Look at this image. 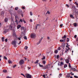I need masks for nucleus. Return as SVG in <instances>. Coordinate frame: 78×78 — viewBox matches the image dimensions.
<instances>
[{"label":"nucleus","mask_w":78,"mask_h":78,"mask_svg":"<svg viewBox=\"0 0 78 78\" xmlns=\"http://www.w3.org/2000/svg\"><path fill=\"white\" fill-rule=\"evenodd\" d=\"M18 39H19V41H20V37L18 38Z\"/></svg>","instance_id":"obj_63"},{"label":"nucleus","mask_w":78,"mask_h":78,"mask_svg":"<svg viewBox=\"0 0 78 78\" xmlns=\"http://www.w3.org/2000/svg\"><path fill=\"white\" fill-rule=\"evenodd\" d=\"M74 71H76V72H78V70H77L76 69H74Z\"/></svg>","instance_id":"obj_53"},{"label":"nucleus","mask_w":78,"mask_h":78,"mask_svg":"<svg viewBox=\"0 0 78 78\" xmlns=\"http://www.w3.org/2000/svg\"><path fill=\"white\" fill-rule=\"evenodd\" d=\"M16 67V65H15L13 66V68H15V67Z\"/></svg>","instance_id":"obj_51"},{"label":"nucleus","mask_w":78,"mask_h":78,"mask_svg":"<svg viewBox=\"0 0 78 78\" xmlns=\"http://www.w3.org/2000/svg\"><path fill=\"white\" fill-rule=\"evenodd\" d=\"M21 27V26L20 25H18L17 26V29H19Z\"/></svg>","instance_id":"obj_12"},{"label":"nucleus","mask_w":78,"mask_h":78,"mask_svg":"<svg viewBox=\"0 0 78 78\" xmlns=\"http://www.w3.org/2000/svg\"><path fill=\"white\" fill-rule=\"evenodd\" d=\"M42 63L43 64H45V63H46V62H45V61H43L42 62Z\"/></svg>","instance_id":"obj_23"},{"label":"nucleus","mask_w":78,"mask_h":78,"mask_svg":"<svg viewBox=\"0 0 78 78\" xmlns=\"http://www.w3.org/2000/svg\"><path fill=\"white\" fill-rule=\"evenodd\" d=\"M21 75H22L23 76H24V77H25V75H24V74H23V73H21Z\"/></svg>","instance_id":"obj_40"},{"label":"nucleus","mask_w":78,"mask_h":78,"mask_svg":"<svg viewBox=\"0 0 78 78\" xmlns=\"http://www.w3.org/2000/svg\"><path fill=\"white\" fill-rule=\"evenodd\" d=\"M4 21L5 22H8V18H5L4 20Z\"/></svg>","instance_id":"obj_16"},{"label":"nucleus","mask_w":78,"mask_h":78,"mask_svg":"<svg viewBox=\"0 0 78 78\" xmlns=\"http://www.w3.org/2000/svg\"><path fill=\"white\" fill-rule=\"evenodd\" d=\"M23 22L24 23H26V21H25V20H24V18L23 19V20L22 19H20V20L19 22L20 23L21 22V23H22L23 22Z\"/></svg>","instance_id":"obj_4"},{"label":"nucleus","mask_w":78,"mask_h":78,"mask_svg":"<svg viewBox=\"0 0 78 78\" xmlns=\"http://www.w3.org/2000/svg\"><path fill=\"white\" fill-rule=\"evenodd\" d=\"M45 59V56H44L43 58H42V59L44 60V59Z\"/></svg>","instance_id":"obj_36"},{"label":"nucleus","mask_w":78,"mask_h":78,"mask_svg":"<svg viewBox=\"0 0 78 78\" xmlns=\"http://www.w3.org/2000/svg\"><path fill=\"white\" fill-rule=\"evenodd\" d=\"M66 6L68 8H69V6L67 4L66 5Z\"/></svg>","instance_id":"obj_55"},{"label":"nucleus","mask_w":78,"mask_h":78,"mask_svg":"<svg viewBox=\"0 0 78 78\" xmlns=\"http://www.w3.org/2000/svg\"><path fill=\"white\" fill-rule=\"evenodd\" d=\"M74 4H76V7H78V4L76 2L74 3Z\"/></svg>","instance_id":"obj_18"},{"label":"nucleus","mask_w":78,"mask_h":78,"mask_svg":"<svg viewBox=\"0 0 78 78\" xmlns=\"http://www.w3.org/2000/svg\"><path fill=\"white\" fill-rule=\"evenodd\" d=\"M43 77H44H44H45V75H43Z\"/></svg>","instance_id":"obj_59"},{"label":"nucleus","mask_w":78,"mask_h":78,"mask_svg":"<svg viewBox=\"0 0 78 78\" xmlns=\"http://www.w3.org/2000/svg\"><path fill=\"white\" fill-rule=\"evenodd\" d=\"M5 38L4 37H2V42H4L5 41Z\"/></svg>","instance_id":"obj_17"},{"label":"nucleus","mask_w":78,"mask_h":78,"mask_svg":"<svg viewBox=\"0 0 78 78\" xmlns=\"http://www.w3.org/2000/svg\"><path fill=\"white\" fill-rule=\"evenodd\" d=\"M76 11H75L76 12V13H78V10L77 9V10H76Z\"/></svg>","instance_id":"obj_57"},{"label":"nucleus","mask_w":78,"mask_h":78,"mask_svg":"<svg viewBox=\"0 0 78 78\" xmlns=\"http://www.w3.org/2000/svg\"><path fill=\"white\" fill-rule=\"evenodd\" d=\"M58 50H61V48H60V47L58 48Z\"/></svg>","instance_id":"obj_58"},{"label":"nucleus","mask_w":78,"mask_h":78,"mask_svg":"<svg viewBox=\"0 0 78 78\" xmlns=\"http://www.w3.org/2000/svg\"><path fill=\"white\" fill-rule=\"evenodd\" d=\"M42 39H43V37H41V39H40L39 40L40 41H42Z\"/></svg>","instance_id":"obj_42"},{"label":"nucleus","mask_w":78,"mask_h":78,"mask_svg":"<svg viewBox=\"0 0 78 78\" xmlns=\"http://www.w3.org/2000/svg\"><path fill=\"white\" fill-rule=\"evenodd\" d=\"M58 50H55V53H58Z\"/></svg>","instance_id":"obj_25"},{"label":"nucleus","mask_w":78,"mask_h":78,"mask_svg":"<svg viewBox=\"0 0 78 78\" xmlns=\"http://www.w3.org/2000/svg\"><path fill=\"white\" fill-rule=\"evenodd\" d=\"M8 31H9V27H7V28L4 29L3 33V34H6Z\"/></svg>","instance_id":"obj_2"},{"label":"nucleus","mask_w":78,"mask_h":78,"mask_svg":"<svg viewBox=\"0 0 78 78\" xmlns=\"http://www.w3.org/2000/svg\"><path fill=\"white\" fill-rule=\"evenodd\" d=\"M9 28L10 29V30H12V26L11 25L10 26Z\"/></svg>","instance_id":"obj_19"},{"label":"nucleus","mask_w":78,"mask_h":78,"mask_svg":"<svg viewBox=\"0 0 78 78\" xmlns=\"http://www.w3.org/2000/svg\"><path fill=\"white\" fill-rule=\"evenodd\" d=\"M24 39H25L26 40H27V36H24Z\"/></svg>","instance_id":"obj_33"},{"label":"nucleus","mask_w":78,"mask_h":78,"mask_svg":"<svg viewBox=\"0 0 78 78\" xmlns=\"http://www.w3.org/2000/svg\"><path fill=\"white\" fill-rule=\"evenodd\" d=\"M22 9H25V8L24 7H22Z\"/></svg>","instance_id":"obj_48"},{"label":"nucleus","mask_w":78,"mask_h":78,"mask_svg":"<svg viewBox=\"0 0 78 78\" xmlns=\"http://www.w3.org/2000/svg\"><path fill=\"white\" fill-rule=\"evenodd\" d=\"M72 15H70V17L71 18H74V17Z\"/></svg>","instance_id":"obj_26"},{"label":"nucleus","mask_w":78,"mask_h":78,"mask_svg":"<svg viewBox=\"0 0 78 78\" xmlns=\"http://www.w3.org/2000/svg\"><path fill=\"white\" fill-rule=\"evenodd\" d=\"M46 14H50V12H49L48 11H47V12Z\"/></svg>","instance_id":"obj_35"},{"label":"nucleus","mask_w":78,"mask_h":78,"mask_svg":"<svg viewBox=\"0 0 78 78\" xmlns=\"http://www.w3.org/2000/svg\"><path fill=\"white\" fill-rule=\"evenodd\" d=\"M21 16H22V17H23V13H21Z\"/></svg>","instance_id":"obj_56"},{"label":"nucleus","mask_w":78,"mask_h":78,"mask_svg":"<svg viewBox=\"0 0 78 78\" xmlns=\"http://www.w3.org/2000/svg\"><path fill=\"white\" fill-rule=\"evenodd\" d=\"M15 22L16 23H17V20H16L15 21Z\"/></svg>","instance_id":"obj_61"},{"label":"nucleus","mask_w":78,"mask_h":78,"mask_svg":"<svg viewBox=\"0 0 78 78\" xmlns=\"http://www.w3.org/2000/svg\"><path fill=\"white\" fill-rule=\"evenodd\" d=\"M70 60H71L70 57H69L68 58H67V59L65 60V61L66 63L69 64V61H70Z\"/></svg>","instance_id":"obj_3"},{"label":"nucleus","mask_w":78,"mask_h":78,"mask_svg":"<svg viewBox=\"0 0 78 78\" xmlns=\"http://www.w3.org/2000/svg\"><path fill=\"white\" fill-rule=\"evenodd\" d=\"M36 37V34H35L32 33L31 34V38H35Z\"/></svg>","instance_id":"obj_5"},{"label":"nucleus","mask_w":78,"mask_h":78,"mask_svg":"<svg viewBox=\"0 0 78 78\" xmlns=\"http://www.w3.org/2000/svg\"><path fill=\"white\" fill-rule=\"evenodd\" d=\"M19 9V8L18 7H16L15 8V9L16 11H17V9Z\"/></svg>","instance_id":"obj_30"},{"label":"nucleus","mask_w":78,"mask_h":78,"mask_svg":"<svg viewBox=\"0 0 78 78\" xmlns=\"http://www.w3.org/2000/svg\"><path fill=\"white\" fill-rule=\"evenodd\" d=\"M66 67H67V64H66L64 65V68H66Z\"/></svg>","instance_id":"obj_24"},{"label":"nucleus","mask_w":78,"mask_h":78,"mask_svg":"<svg viewBox=\"0 0 78 78\" xmlns=\"http://www.w3.org/2000/svg\"><path fill=\"white\" fill-rule=\"evenodd\" d=\"M5 12L2 11V12L1 15L2 16H3L4 15V13Z\"/></svg>","instance_id":"obj_14"},{"label":"nucleus","mask_w":78,"mask_h":78,"mask_svg":"<svg viewBox=\"0 0 78 78\" xmlns=\"http://www.w3.org/2000/svg\"><path fill=\"white\" fill-rule=\"evenodd\" d=\"M37 26H36V30H37V27H41V24H37Z\"/></svg>","instance_id":"obj_10"},{"label":"nucleus","mask_w":78,"mask_h":78,"mask_svg":"<svg viewBox=\"0 0 78 78\" xmlns=\"http://www.w3.org/2000/svg\"><path fill=\"white\" fill-rule=\"evenodd\" d=\"M12 34L14 37H16V36H16V34L14 32L12 33Z\"/></svg>","instance_id":"obj_11"},{"label":"nucleus","mask_w":78,"mask_h":78,"mask_svg":"<svg viewBox=\"0 0 78 78\" xmlns=\"http://www.w3.org/2000/svg\"><path fill=\"white\" fill-rule=\"evenodd\" d=\"M27 69H28V70H29V69H31V67H28Z\"/></svg>","instance_id":"obj_54"},{"label":"nucleus","mask_w":78,"mask_h":78,"mask_svg":"<svg viewBox=\"0 0 78 78\" xmlns=\"http://www.w3.org/2000/svg\"><path fill=\"white\" fill-rule=\"evenodd\" d=\"M32 21H33V20H32V19H30V22H32Z\"/></svg>","instance_id":"obj_52"},{"label":"nucleus","mask_w":78,"mask_h":78,"mask_svg":"<svg viewBox=\"0 0 78 78\" xmlns=\"http://www.w3.org/2000/svg\"><path fill=\"white\" fill-rule=\"evenodd\" d=\"M59 58V55H57V59H58Z\"/></svg>","instance_id":"obj_45"},{"label":"nucleus","mask_w":78,"mask_h":78,"mask_svg":"<svg viewBox=\"0 0 78 78\" xmlns=\"http://www.w3.org/2000/svg\"><path fill=\"white\" fill-rule=\"evenodd\" d=\"M66 78H69V77H70V74L69 73L68 74L67 76H66Z\"/></svg>","instance_id":"obj_15"},{"label":"nucleus","mask_w":78,"mask_h":78,"mask_svg":"<svg viewBox=\"0 0 78 78\" xmlns=\"http://www.w3.org/2000/svg\"><path fill=\"white\" fill-rule=\"evenodd\" d=\"M5 42H6L8 41V39L7 38H6L5 40Z\"/></svg>","instance_id":"obj_49"},{"label":"nucleus","mask_w":78,"mask_h":78,"mask_svg":"<svg viewBox=\"0 0 78 78\" xmlns=\"http://www.w3.org/2000/svg\"><path fill=\"white\" fill-rule=\"evenodd\" d=\"M76 41H78V37L76 39Z\"/></svg>","instance_id":"obj_64"},{"label":"nucleus","mask_w":78,"mask_h":78,"mask_svg":"<svg viewBox=\"0 0 78 78\" xmlns=\"http://www.w3.org/2000/svg\"><path fill=\"white\" fill-rule=\"evenodd\" d=\"M50 64H48L45 66H43V69H48L50 68Z\"/></svg>","instance_id":"obj_1"},{"label":"nucleus","mask_w":78,"mask_h":78,"mask_svg":"<svg viewBox=\"0 0 78 78\" xmlns=\"http://www.w3.org/2000/svg\"><path fill=\"white\" fill-rule=\"evenodd\" d=\"M4 59H5L6 60H7V58H6L5 56H4Z\"/></svg>","instance_id":"obj_37"},{"label":"nucleus","mask_w":78,"mask_h":78,"mask_svg":"<svg viewBox=\"0 0 78 78\" xmlns=\"http://www.w3.org/2000/svg\"><path fill=\"white\" fill-rule=\"evenodd\" d=\"M26 76L27 78H31V75H30L29 74H26Z\"/></svg>","instance_id":"obj_8"},{"label":"nucleus","mask_w":78,"mask_h":78,"mask_svg":"<svg viewBox=\"0 0 78 78\" xmlns=\"http://www.w3.org/2000/svg\"><path fill=\"white\" fill-rule=\"evenodd\" d=\"M71 70H73V71H74V70L75 69V68H71Z\"/></svg>","instance_id":"obj_41"},{"label":"nucleus","mask_w":78,"mask_h":78,"mask_svg":"<svg viewBox=\"0 0 78 78\" xmlns=\"http://www.w3.org/2000/svg\"><path fill=\"white\" fill-rule=\"evenodd\" d=\"M38 62H39V60H37L36 62H34L35 64H37L38 63Z\"/></svg>","instance_id":"obj_21"},{"label":"nucleus","mask_w":78,"mask_h":78,"mask_svg":"<svg viewBox=\"0 0 78 78\" xmlns=\"http://www.w3.org/2000/svg\"><path fill=\"white\" fill-rule=\"evenodd\" d=\"M76 36H77L76 35H75L74 36V37L75 38H76Z\"/></svg>","instance_id":"obj_62"},{"label":"nucleus","mask_w":78,"mask_h":78,"mask_svg":"<svg viewBox=\"0 0 78 78\" xmlns=\"http://www.w3.org/2000/svg\"><path fill=\"white\" fill-rule=\"evenodd\" d=\"M24 64V60H21L20 62V65H22Z\"/></svg>","instance_id":"obj_6"},{"label":"nucleus","mask_w":78,"mask_h":78,"mask_svg":"<svg viewBox=\"0 0 78 78\" xmlns=\"http://www.w3.org/2000/svg\"><path fill=\"white\" fill-rule=\"evenodd\" d=\"M12 45H14V47H16V41H12Z\"/></svg>","instance_id":"obj_7"},{"label":"nucleus","mask_w":78,"mask_h":78,"mask_svg":"<svg viewBox=\"0 0 78 78\" xmlns=\"http://www.w3.org/2000/svg\"><path fill=\"white\" fill-rule=\"evenodd\" d=\"M24 49L26 50H27V49H28V47H27V46H26L24 48Z\"/></svg>","instance_id":"obj_34"},{"label":"nucleus","mask_w":78,"mask_h":78,"mask_svg":"<svg viewBox=\"0 0 78 78\" xmlns=\"http://www.w3.org/2000/svg\"><path fill=\"white\" fill-rule=\"evenodd\" d=\"M7 78H12L11 77H9V76H8L6 77Z\"/></svg>","instance_id":"obj_60"},{"label":"nucleus","mask_w":78,"mask_h":78,"mask_svg":"<svg viewBox=\"0 0 78 78\" xmlns=\"http://www.w3.org/2000/svg\"><path fill=\"white\" fill-rule=\"evenodd\" d=\"M62 65H64V63L62 62H61L60 65V66H61Z\"/></svg>","instance_id":"obj_20"},{"label":"nucleus","mask_w":78,"mask_h":78,"mask_svg":"<svg viewBox=\"0 0 78 78\" xmlns=\"http://www.w3.org/2000/svg\"><path fill=\"white\" fill-rule=\"evenodd\" d=\"M74 78H78V76H74Z\"/></svg>","instance_id":"obj_46"},{"label":"nucleus","mask_w":78,"mask_h":78,"mask_svg":"<svg viewBox=\"0 0 78 78\" xmlns=\"http://www.w3.org/2000/svg\"><path fill=\"white\" fill-rule=\"evenodd\" d=\"M7 72V70H3V72H4V73H6Z\"/></svg>","instance_id":"obj_29"},{"label":"nucleus","mask_w":78,"mask_h":78,"mask_svg":"<svg viewBox=\"0 0 78 78\" xmlns=\"http://www.w3.org/2000/svg\"><path fill=\"white\" fill-rule=\"evenodd\" d=\"M62 26H63V24H62L60 25V27H62Z\"/></svg>","instance_id":"obj_47"},{"label":"nucleus","mask_w":78,"mask_h":78,"mask_svg":"<svg viewBox=\"0 0 78 78\" xmlns=\"http://www.w3.org/2000/svg\"><path fill=\"white\" fill-rule=\"evenodd\" d=\"M73 25L74 27H76V25H77V24L76 23H74Z\"/></svg>","instance_id":"obj_32"},{"label":"nucleus","mask_w":78,"mask_h":78,"mask_svg":"<svg viewBox=\"0 0 78 78\" xmlns=\"http://www.w3.org/2000/svg\"><path fill=\"white\" fill-rule=\"evenodd\" d=\"M69 68H71V66H70V63H69Z\"/></svg>","instance_id":"obj_43"},{"label":"nucleus","mask_w":78,"mask_h":78,"mask_svg":"<svg viewBox=\"0 0 78 78\" xmlns=\"http://www.w3.org/2000/svg\"><path fill=\"white\" fill-rule=\"evenodd\" d=\"M38 64H39V66H40V67H44V66H43V65H41V64H40V63H38Z\"/></svg>","instance_id":"obj_22"},{"label":"nucleus","mask_w":78,"mask_h":78,"mask_svg":"<svg viewBox=\"0 0 78 78\" xmlns=\"http://www.w3.org/2000/svg\"><path fill=\"white\" fill-rule=\"evenodd\" d=\"M30 16H32L33 15V13L31 12H30Z\"/></svg>","instance_id":"obj_50"},{"label":"nucleus","mask_w":78,"mask_h":78,"mask_svg":"<svg viewBox=\"0 0 78 78\" xmlns=\"http://www.w3.org/2000/svg\"><path fill=\"white\" fill-rule=\"evenodd\" d=\"M66 41L67 42H69V38H67L66 39Z\"/></svg>","instance_id":"obj_27"},{"label":"nucleus","mask_w":78,"mask_h":78,"mask_svg":"<svg viewBox=\"0 0 78 78\" xmlns=\"http://www.w3.org/2000/svg\"><path fill=\"white\" fill-rule=\"evenodd\" d=\"M8 63L9 64H12V62L10 60H8Z\"/></svg>","instance_id":"obj_13"},{"label":"nucleus","mask_w":78,"mask_h":78,"mask_svg":"<svg viewBox=\"0 0 78 78\" xmlns=\"http://www.w3.org/2000/svg\"><path fill=\"white\" fill-rule=\"evenodd\" d=\"M63 38H66V35H64V36L62 37V39Z\"/></svg>","instance_id":"obj_28"},{"label":"nucleus","mask_w":78,"mask_h":78,"mask_svg":"<svg viewBox=\"0 0 78 78\" xmlns=\"http://www.w3.org/2000/svg\"><path fill=\"white\" fill-rule=\"evenodd\" d=\"M25 28L23 27H21V31L22 32V33L25 32Z\"/></svg>","instance_id":"obj_9"},{"label":"nucleus","mask_w":78,"mask_h":78,"mask_svg":"<svg viewBox=\"0 0 78 78\" xmlns=\"http://www.w3.org/2000/svg\"><path fill=\"white\" fill-rule=\"evenodd\" d=\"M62 39H63V41H64V42H66V38H62Z\"/></svg>","instance_id":"obj_44"},{"label":"nucleus","mask_w":78,"mask_h":78,"mask_svg":"<svg viewBox=\"0 0 78 78\" xmlns=\"http://www.w3.org/2000/svg\"><path fill=\"white\" fill-rule=\"evenodd\" d=\"M60 42H64V41L63 40H60Z\"/></svg>","instance_id":"obj_39"},{"label":"nucleus","mask_w":78,"mask_h":78,"mask_svg":"<svg viewBox=\"0 0 78 78\" xmlns=\"http://www.w3.org/2000/svg\"><path fill=\"white\" fill-rule=\"evenodd\" d=\"M41 41H39V42H38V43H37V45H38V44H39L41 43Z\"/></svg>","instance_id":"obj_38"},{"label":"nucleus","mask_w":78,"mask_h":78,"mask_svg":"<svg viewBox=\"0 0 78 78\" xmlns=\"http://www.w3.org/2000/svg\"><path fill=\"white\" fill-rule=\"evenodd\" d=\"M61 76H62V74L60 73L58 77H59V78H60Z\"/></svg>","instance_id":"obj_31"}]
</instances>
